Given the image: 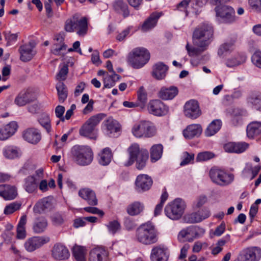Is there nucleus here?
<instances>
[{
    "mask_svg": "<svg viewBox=\"0 0 261 261\" xmlns=\"http://www.w3.org/2000/svg\"><path fill=\"white\" fill-rule=\"evenodd\" d=\"M214 29L212 25L207 22L198 24L192 34V41L194 45L207 49L212 41Z\"/></svg>",
    "mask_w": 261,
    "mask_h": 261,
    "instance_id": "obj_1",
    "label": "nucleus"
},
{
    "mask_svg": "<svg viewBox=\"0 0 261 261\" xmlns=\"http://www.w3.org/2000/svg\"><path fill=\"white\" fill-rule=\"evenodd\" d=\"M127 151L129 159L124 163L125 166H131L136 162V167L137 169L142 170L145 168L149 158L147 150L140 148L139 144L134 143L128 147Z\"/></svg>",
    "mask_w": 261,
    "mask_h": 261,
    "instance_id": "obj_2",
    "label": "nucleus"
},
{
    "mask_svg": "<svg viewBox=\"0 0 261 261\" xmlns=\"http://www.w3.org/2000/svg\"><path fill=\"white\" fill-rule=\"evenodd\" d=\"M136 240L143 245L155 244L158 241V232L155 226L147 222L141 225L135 232Z\"/></svg>",
    "mask_w": 261,
    "mask_h": 261,
    "instance_id": "obj_3",
    "label": "nucleus"
},
{
    "mask_svg": "<svg viewBox=\"0 0 261 261\" xmlns=\"http://www.w3.org/2000/svg\"><path fill=\"white\" fill-rule=\"evenodd\" d=\"M150 55L149 51L144 47L134 48L128 54L127 61L134 68L143 67L149 60Z\"/></svg>",
    "mask_w": 261,
    "mask_h": 261,
    "instance_id": "obj_4",
    "label": "nucleus"
},
{
    "mask_svg": "<svg viewBox=\"0 0 261 261\" xmlns=\"http://www.w3.org/2000/svg\"><path fill=\"white\" fill-rule=\"evenodd\" d=\"M71 154L74 161L79 165H87L93 160V152L88 146L74 145L71 149Z\"/></svg>",
    "mask_w": 261,
    "mask_h": 261,
    "instance_id": "obj_5",
    "label": "nucleus"
},
{
    "mask_svg": "<svg viewBox=\"0 0 261 261\" xmlns=\"http://www.w3.org/2000/svg\"><path fill=\"white\" fill-rule=\"evenodd\" d=\"M103 118V115L102 114H98L91 117L80 128V135L91 139L96 140L97 137L96 127Z\"/></svg>",
    "mask_w": 261,
    "mask_h": 261,
    "instance_id": "obj_6",
    "label": "nucleus"
},
{
    "mask_svg": "<svg viewBox=\"0 0 261 261\" xmlns=\"http://www.w3.org/2000/svg\"><path fill=\"white\" fill-rule=\"evenodd\" d=\"M64 29L66 32H76L79 36H84L88 31L87 19L84 17L78 19L76 16H73L66 21Z\"/></svg>",
    "mask_w": 261,
    "mask_h": 261,
    "instance_id": "obj_7",
    "label": "nucleus"
},
{
    "mask_svg": "<svg viewBox=\"0 0 261 261\" xmlns=\"http://www.w3.org/2000/svg\"><path fill=\"white\" fill-rule=\"evenodd\" d=\"M132 132L137 138H150L155 135L156 128L151 122L143 120L135 124Z\"/></svg>",
    "mask_w": 261,
    "mask_h": 261,
    "instance_id": "obj_8",
    "label": "nucleus"
},
{
    "mask_svg": "<svg viewBox=\"0 0 261 261\" xmlns=\"http://www.w3.org/2000/svg\"><path fill=\"white\" fill-rule=\"evenodd\" d=\"M186 204L180 198H176L165 207L166 216L172 220H177L182 215Z\"/></svg>",
    "mask_w": 261,
    "mask_h": 261,
    "instance_id": "obj_9",
    "label": "nucleus"
},
{
    "mask_svg": "<svg viewBox=\"0 0 261 261\" xmlns=\"http://www.w3.org/2000/svg\"><path fill=\"white\" fill-rule=\"evenodd\" d=\"M216 16L220 17L221 21L226 23H231L235 21L234 9L226 5L218 6L215 8Z\"/></svg>",
    "mask_w": 261,
    "mask_h": 261,
    "instance_id": "obj_10",
    "label": "nucleus"
},
{
    "mask_svg": "<svg viewBox=\"0 0 261 261\" xmlns=\"http://www.w3.org/2000/svg\"><path fill=\"white\" fill-rule=\"evenodd\" d=\"M261 257V249L251 247L243 249L238 256L239 261H258Z\"/></svg>",
    "mask_w": 261,
    "mask_h": 261,
    "instance_id": "obj_11",
    "label": "nucleus"
},
{
    "mask_svg": "<svg viewBox=\"0 0 261 261\" xmlns=\"http://www.w3.org/2000/svg\"><path fill=\"white\" fill-rule=\"evenodd\" d=\"M49 241L50 238L47 236L33 237L25 241L24 246L28 251L33 252Z\"/></svg>",
    "mask_w": 261,
    "mask_h": 261,
    "instance_id": "obj_12",
    "label": "nucleus"
},
{
    "mask_svg": "<svg viewBox=\"0 0 261 261\" xmlns=\"http://www.w3.org/2000/svg\"><path fill=\"white\" fill-rule=\"evenodd\" d=\"M147 108L150 114L157 116H164L169 111L168 107L159 99L150 100L148 104Z\"/></svg>",
    "mask_w": 261,
    "mask_h": 261,
    "instance_id": "obj_13",
    "label": "nucleus"
},
{
    "mask_svg": "<svg viewBox=\"0 0 261 261\" xmlns=\"http://www.w3.org/2000/svg\"><path fill=\"white\" fill-rule=\"evenodd\" d=\"M184 114L187 117L192 119L199 117L201 112L198 101L194 99L187 101L184 106Z\"/></svg>",
    "mask_w": 261,
    "mask_h": 261,
    "instance_id": "obj_14",
    "label": "nucleus"
},
{
    "mask_svg": "<svg viewBox=\"0 0 261 261\" xmlns=\"http://www.w3.org/2000/svg\"><path fill=\"white\" fill-rule=\"evenodd\" d=\"M54 202L55 199L52 196L44 197L35 204L33 212L35 214H41L50 211L54 207Z\"/></svg>",
    "mask_w": 261,
    "mask_h": 261,
    "instance_id": "obj_15",
    "label": "nucleus"
},
{
    "mask_svg": "<svg viewBox=\"0 0 261 261\" xmlns=\"http://www.w3.org/2000/svg\"><path fill=\"white\" fill-rule=\"evenodd\" d=\"M51 255L56 260H63L69 257L70 252L65 245L61 243H56L53 247Z\"/></svg>",
    "mask_w": 261,
    "mask_h": 261,
    "instance_id": "obj_16",
    "label": "nucleus"
},
{
    "mask_svg": "<svg viewBox=\"0 0 261 261\" xmlns=\"http://www.w3.org/2000/svg\"><path fill=\"white\" fill-rule=\"evenodd\" d=\"M209 176L211 179H233L234 177L232 173L217 166H214L210 169Z\"/></svg>",
    "mask_w": 261,
    "mask_h": 261,
    "instance_id": "obj_17",
    "label": "nucleus"
},
{
    "mask_svg": "<svg viewBox=\"0 0 261 261\" xmlns=\"http://www.w3.org/2000/svg\"><path fill=\"white\" fill-rule=\"evenodd\" d=\"M22 137L23 138L29 143L36 144L40 141L41 134L38 129L31 127L23 131Z\"/></svg>",
    "mask_w": 261,
    "mask_h": 261,
    "instance_id": "obj_18",
    "label": "nucleus"
},
{
    "mask_svg": "<svg viewBox=\"0 0 261 261\" xmlns=\"http://www.w3.org/2000/svg\"><path fill=\"white\" fill-rule=\"evenodd\" d=\"M198 228L192 226L181 230L178 234V239L180 240L192 242L194 239L198 237Z\"/></svg>",
    "mask_w": 261,
    "mask_h": 261,
    "instance_id": "obj_19",
    "label": "nucleus"
},
{
    "mask_svg": "<svg viewBox=\"0 0 261 261\" xmlns=\"http://www.w3.org/2000/svg\"><path fill=\"white\" fill-rule=\"evenodd\" d=\"M89 261H109V253L103 248H94L90 252Z\"/></svg>",
    "mask_w": 261,
    "mask_h": 261,
    "instance_id": "obj_20",
    "label": "nucleus"
},
{
    "mask_svg": "<svg viewBox=\"0 0 261 261\" xmlns=\"http://www.w3.org/2000/svg\"><path fill=\"white\" fill-rule=\"evenodd\" d=\"M248 147L249 144L245 142H228L224 146L225 151L237 153L244 152Z\"/></svg>",
    "mask_w": 261,
    "mask_h": 261,
    "instance_id": "obj_21",
    "label": "nucleus"
},
{
    "mask_svg": "<svg viewBox=\"0 0 261 261\" xmlns=\"http://www.w3.org/2000/svg\"><path fill=\"white\" fill-rule=\"evenodd\" d=\"M169 255L167 249L161 246L153 247L150 254L151 261H167Z\"/></svg>",
    "mask_w": 261,
    "mask_h": 261,
    "instance_id": "obj_22",
    "label": "nucleus"
},
{
    "mask_svg": "<svg viewBox=\"0 0 261 261\" xmlns=\"http://www.w3.org/2000/svg\"><path fill=\"white\" fill-rule=\"evenodd\" d=\"M169 67L164 63L160 62L152 66V76L158 80L164 79L166 76Z\"/></svg>",
    "mask_w": 261,
    "mask_h": 261,
    "instance_id": "obj_23",
    "label": "nucleus"
},
{
    "mask_svg": "<svg viewBox=\"0 0 261 261\" xmlns=\"http://www.w3.org/2000/svg\"><path fill=\"white\" fill-rule=\"evenodd\" d=\"M0 196L7 200H13L17 196L16 188L9 185H0Z\"/></svg>",
    "mask_w": 261,
    "mask_h": 261,
    "instance_id": "obj_24",
    "label": "nucleus"
},
{
    "mask_svg": "<svg viewBox=\"0 0 261 261\" xmlns=\"http://www.w3.org/2000/svg\"><path fill=\"white\" fill-rule=\"evenodd\" d=\"M178 93V89L176 86L163 87L160 89L158 96L163 100H171L173 99Z\"/></svg>",
    "mask_w": 261,
    "mask_h": 261,
    "instance_id": "obj_25",
    "label": "nucleus"
},
{
    "mask_svg": "<svg viewBox=\"0 0 261 261\" xmlns=\"http://www.w3.org/2000/svg\"><path fill=\"white\" fill-rule=\"evenodd\" d=\"M79 195L91 205H97L98 200L95 192L89 188H83L79 191Z\"/></svg>",
    "mask_w": 261,
    "mask_h": 261,
    "instance_id": "obj_26",
    "label": "nucleus"
},
{
    "mask_svg": "<svg viewBox=\"0 0 261 261\" xmlns=\"http://www.w3.org/2000/svg\"><path fill=\"white\" fill-rule=\"evenodd\" d=\"M17 124L11 122L0 127V140H5L12 136L17 129Z\"/></svg>",
    "mask_w": 261,
    "mask_h": 261,
    "instance_id": "obj_27",
    "label": "nucleus"
},
{
    "mask_svg": "<svg viewBox=\"0 0 261 261\" xmlns=\"http://www.w3.org/2000/svg\"><path fill=\"white\" fill-rule=\"evenodd\" d=\"M202 131L200 125L193 124L188 125L183 131L184 136L189 139L199 137Z\"/></svg>",
    "mask_w": 261,
    "mask_h": 261,
    "instance_id": "obj_28",
    "label": "nucleus"
},
{
    "mask_svg": "<svg viewBox=\"0 0 261 261\" xmlns=\"http://www.w3.org/2000/svg\"><path fill=\"white\" fill-rule=\"evenodd\" d=\"M106 127V133L110 137H117L120 132V127L117 121L111 119H108L105 123Z\"/></svg>",
    "mask_w": 261,
    "mask_h": 261,
    "instance_id": "obj_29",
    "label": "nucleus"
},
{
    "mask_svg": "<svg viewBox=\"0 0 261 261\" xmlns=\"http://www.w3.org/2000/svg\"><path fill=\"white\" fill-rule=\"evenodd\" d=\"M19 51L20 54V59L23 62L30 61L35 55L33 50V46L30 43L20 46Z\"/></svg>",
    "mask_w": 261,
    "mask_h": 261,
    "instance_id": "obj_30",
    "label": "nucleus"
},
{
    "mask_svg": "<svg viewBox=\"0 0 261 261\" xmlns=\"http://www.w3.org/2000/svg\"><path fill=\"white\" fill-rule=\"evenodd\" d=\"M48 223L46 219L43 217L40 216L35 218L34 220L32 229L34 233H41L43 232L46 229Z\"/></svg>",
    "mask_w": 261,
    "mask_h": 261,
    "instance_id": "obj_31",
    "label": "nucleus"
},
{
    "mask_svg": "<svg viewBox=\"0 0 261 261\" xmlns=\"http://www.w3.org/2000/svg\"><path fill=\"white\" fill-rule=\"evenodd\" d=\"M34 100L31 93L28 91L20 92L16 97L14 103L19 107H22Z\"/></svg>",
    "mask_w": 261,
    "mask_h": 261,
    "instance_id": "obj_32",
    "label": "nucleus"
},
{
    "mask_svg": "<svg viewBox=\"0 0 261 261\" xmlns=\"http://www.w3.org/2000/svg\"><path fill=\"white\" fill-rule=\"evenodd\" d=\"M112 158L111 150L109 147H106L98 153L97 161L100 165L107 166L111 163Z\"/></svg>",
    "mask_w": 261,
    "mask_h": 261,
    "instance_id": "obj_33",
    "label": "nucleus"
},
{
    "mask_svg": "<svg viewBox=\"0 0 261 261\" xmlns=\"http://www.w3.org/2000/svg\"><path fill=\"white\" fill-rule=\"evenodd\" d=\"M260 169L261 166L260 165L253 167L252 164L247 163L242 171V174L244 177L253 179L257 175Z\"/></svg>",
    "mask_w": 261,
    "mask_h": 261,
    "instance_id": "obj_34",
    "label": "nucleus"
},
{
    "mask_svg": "<svg viewBox=\"0 0 261 261\" xmlns=\"http://www.w3.org/2000/svg\"><path fill=\"white\" fill-rule=\"evenodd\" d=\"M247 135L250 138H253L261 134V122L253 121L250 123L246 128Z\"/></svg>",
    "mask_w": 261,
    "mask_h": 261,
    "instance_id": "obj_35",
    "label": "nucleus"
},
{
    "mask_svg": "<svg viewBox=\"0 0 261 261\" xmlns=\"http://www.w3.org/2000/svg\"><path fill=\"white\" fill-rule=\"evenodd\" d=\"M160 16L161 15L159 13L154 12L152 13L143 24L142 29L144 31H146L154 27Z\"/></svg>",
    "mask_w": 261,
    "mask_h": 261,
    "instance_id": "obj_36",
    "label": "nucleus"
},
{
    "mask_svg": "<svg viewBox=\"0 0 261 261\" xmlns=\"http://www.w3.org/2000/svg\"><path fill=\"white\" fill-rule=\"evenodd\" d=\"M163 146L161 144L153 145L150 149V161L154 163L160 160L163 154Z\"/></svg>",
    "mask_w": 261,
    "mask_h": 261,
    "instance_id": "obj_37",
    "label": "nucleus"
},
{
    "mask_svg": "<svg viewBox=\"0 0 261 261\" xmlns=\"http://www.w3.org/2000/svg\"><path fill=\"white\" fill-rule=\"evenodd\" d=\"M205 214L203 216H201L199 211L196 213H193L190 214L186 215L185 216V220L187 223H198L203 220L207 218L208 213L205 212Z\"/></svg>",
    "mask_w": 261,
    "mask_h": 261,
    "instance_id": "obj_38",
    "label": "nucleus"
},
{
    "mask_svg": "<svg viewBox=\"0 0 261 261\" xmlns=\"http://www.w3.org/2000/svg\"><path fill=\"white\" fill-rule=\"evenodd\" d=\"M27 221L26 215L21 217L20 221L17 226L16 237L18 239H23L26 237L25 225Z\"/></svg>",
    "mask_w": 261,
    "mask_h": 261,
    "instance_id": "obj_39",
    "label": "nucleus"
},
{
    "mask_svg": "<svg viewBox=\"0 0 261 261\" xmlns=\"http://www.w3.org/2000/svg\"><path fill=\"white\" fill-rule=\"evenodd\" d=\"M222 122L220 120H213L205 130V135L207 137H211L216 134L220 129Z\"/></svg>",
    "mask_w": 261,
    "mask_h": 261,
    "instance_id": "obj_40",
    "label": "nucleus"
},
{
    "mask_svg": "<svg viewBox=\"0 0 261 261\" xmlns=\"http://www.w3.org/2000/svg\"><path fill=\"white\" fill-rule=\"evenodd\" d=\"M56 89L58 91L59 100L63 103L68 96V90L66 86L62 82L59 81L56 85Z\"/></svg>",
    "mask_w": 261,
    "mask_h": 261,
    "instance_id": "obj_41",
    "label": "nucleus"
},
{
    "mask_svg": "<svg viewBox=\"0 0 261 261\" xmlns=\"http://www.w3.org/2000/svg\"><path fill=\"white\" fill-rule=\"evenodd\" d=\"M142 203L135 201L129 204L127 207V212L130 216H135L139 214L143 210Z\"/></svg>",
    "mask_w": 261,
    "mask_h": 261,
    "instance_id": "obj_42",
    "label": "nucleus"
},
{
    "mask_svg": "<svg viewBox=\"0 0 261 261\" xmlns=\"http://www.w3.org/2000/svg\"><path fill=\"white\" fill-rule=\"evenodd\" d=\"M73 254L77 261H85V249L82 246L75 245L73 247Z\"/></svg>",
    "mask_w": 261,
    "mask_h": 261,
    "instance_id": "obj_43",
    "label": "nucleus"
},
{
    "mask_svg": "<svg viewBox=\"0 0 261 261\" xmlns=\"http://www.w3.org/2000/svg\"><path fill=\"white\" fill-rule=\"evenodd\" d=\"M39 124L46 130L48 133L51 132L50 119L47 114H42L38 120Z\"/></svg>",
    "mask_w": 261,
    "mask_h": 261,
    "instance_id": "obj_44",
    "label": "nucleus"
},
{
    "mask_svg": "<svg viewBox=\"0 0 261 261\" xmlns=\"http://www.w3.org/2000/svg\"><path fill=\"white\" fill-rule=\"evenodd\" d=\"M4 156L9 159H13L18 156V150L14 146H7L3 149Z\"/></svg>",
    "mask_w": 261,
    "mask_h": 261,
    "instance_id": "obj_45",
    "label": "nucleus"
},
{
    "mask_svg": "<svg viewBox=\"0 0 261 261\" xmlns=\"http://www.w3.org/2000/svg\"><path fill=\"white\" fill-rule=\"evenodd\" d=\"M230 240V236L227 235L226 240L220 239L217 241L216 246L212 249V254L216 255L220 253L223 250V247Z\"/></svg>",
    "mask_w": 261,
    "mask_h": 261,
    "instance_id": "obj_46",
    "label": "nucleus"
},
{
    "mask_svg": "<svg viewBox=\"0 0 261 261\" xmlns=\"http://www.w3.org/2000/svg\"><path fill=\"white\" fill-rule=\"evenodd\" d=\"M21 206V203L19 202H13L6 205L4 213L6 215L13 214L15 212L19 210Z\"/></svg>",
    "mask_w": 261,
    "mask_h": 261,
    "instance_id": "obj_47",
    "label": "nucleus"
},
{
    "mask_svg": "<svg viewBox=\"0 0 261 261\" xmlns=\"http://www.w3.org/2000/svg\"><path fill=\"white\" fill-rule=\"evenodd\" d=\"M246 57L243 56H238L237 57L231 59H229L226 62L227 67H232L239 65L245 62Z\"/></svg>",
    "mask_w": 261,
    "mask_h": 261,
    "instance_id": "obj_48",
    "label": "nucleus"
},
{
    "mask_svg": "<svg viewBox=\"0 0 261 261\" xmlns=\"http://www.w3.org/2000/svg\"><path fill=\"white\" fill-rule=\"evenodd\" d=\"M195 155L193 153H189L185 151L182 153L181 156V161L180 163L181 166H184L189 164L194 163Z\"/></svg>",
    "mask_w": 261,
    "mask_h": 261,
    "instance_id": "obj_49",
    "label": "nucleus"
},
{
    "mask_svg": "<svg viewBox=\"0 0 261 261\" xmlns=\"http://www.w3.org/2000/svg\"><path fill=\"white\" fill-rule=\"evenodd\" d=\"M136 189L139 191L149 190L152 185V180H136Z\"/></svg>",
    "mask_w": 261,
    "mask_h": 261,
    "instance_id": "obj_50",
    "label": "nucleus"
},
{
    "mask_svg": "<svg viewBox=\"0 0 261 261\" xmlns=\"http://www.w3.org/2000/svg\"><path fill=\"white\" fill-rule=\"evenodd\" d=\"M118 80L117 76H115L114 74L112 73L111 75H109L107 73L103 78L104 88H110L113 87L115 84V82Z\"/></svg>",
    "mask_w": 261,
    "mask_h": 261,
    "instance_id": "obj_51",
    "label": "nucleus"
},
{
    "mask_svg": "<svg viewBox=\"0 0 261 261\" xmlns=\"http://www.w3.org/2000/svg\"><path fill=\"white\" fill-rule=\"evenodd\" d=\"M251 102L256 107L257 110L261 111V92H255L250 96Z\"/></svg>",
    "mask_w": 261,
    "mask_h": 261,
    "instance_id": "obj_52",
    "label": "nucleus"
},
{
    "mask_svg": "<svg viewBox=\"0 0 261 261\" xmlns=\"http://www.w3.org/2000/svg\"><path fill=\"white\" fill-rule=\"evenodd\" d=\"M236 42V39L231 40L229 42H227L222 44L218 51V54L219 56L222 55L224 53L231 50Z\"/></svg>",
    "mask_w": 261,
    "mask_h": 261,
    "instance_id": "obj_53",
    "label": "nucleus"
},
{
    "mask_svg": "<svg viewBox=\"0 0 261 261\" xmlns=\"http://www.w3.org/2000/svg\"><path fill=\"white\" fill-rule=\"evenodd\" d=\"M115 7L116 9H120L122 12L124 17L129 16V11L128 6L122 1H116L115 3Z\"/></svg>",
    "mask_w": 261,
    "mask_h": 261,
    "instance_id": "obj_54",
    "label": "nucleus"
},
{
    "mask_svg": "<svg viewBox=\"0 0 261 261\" xmlns=\"http://www.w3.org/2000/svg\"><path fill=\"white\" fill-rule=\"evenodd\" d=\"M138 95V105L141 106H144L147 100V94L143 87H141L137 93Z\"/></svg>",
    "mask_w": 261,
    "mask_h": 261,
    "instance_id": "obj_55",
    "label": "nucleus"
},
{
    "mask_svg": "<svg viewBox=\"0 0 261 261\" xmlns=\"http://www.w3.org/2000/svg\"><path fill=\"white\" fill-rule=\"evenodd\" d=\"M215 156L214 153L211 151L199 152L196 158L197 162H203L213 159Z\"/></svg>",
    "mask_w": 261,
    "mask_h": 261,
    "instance_id": "obj_56",
    "label": "nucleus"
},
{
    "mask_svg": "<svg viewBox=\"0 0 261 261\" xmlns=\"http://www.w3.org/2000/svg\"><path fill=\"white\" fill-rule=\"evenodd\" d=\"M54 48L51 50V53L55 55H61L64 54L66 50L67 45L65 43L58 44L55 43Z\"/></svg>",
    "mask_w": 261,
    "mask_h": 261,
    "instance_id": "obj_57",
    "label": "nucleus"
},
{
    "mask_svg": "<svg viewBox=\"0 0 261 261\" xmlns=\"http://www.w3.org/2000/svg\"><path fill=\"white\" fill-rule=\"evenodd\" d=\"M109 231L114 234L120 229L121 226L119 222L116 220L110 221L107 225Z\"/></svg>",
    "mask_w": 261,
    "mask_h": 261,
    "instance_id": "obj_58",
    "label": "nucleus"
},
{
    "mask_svg": "<svg viewBox=\"0 0 261 261\" xmlns=\"http://www.w3.org/2000/svg\"><path fill=\"white\" fill-rule=\"evenodd\" d=\"M186 48L190 56H198L206 50L200 47H190L188 43L186 46Z\"/></svg>",
    "mask_w": 261,
    "mask_h": 261,
    "instance_id": "obj_59",
    "label": "nucleus"
},
{
    "mask_svg": "<svg viewBox=\"0 0 261 261\" xmlns=\"http://www.w3.org/2000/svg\"><path fill=\"white\" fill-rule=\"evenodd\" d=\"M38 185L36 180H27L24 185L25 189L28 193H32L37 190Z\"/></svg>",
    "mask_w": 261,
    "mask_h": 261,
    "instance_id": "obj_60",
    "label": "nucleus"
},
{
    "mask_svg": "<svg viewBox=\"0 0 261 261\" xmlns=\"http://www.w3.org/2000/svg\"><path fill=\"white\" fill-rule=\"evenodd\" d=\"M68 72V68L67 65H64L59 70L56 76V79L59 81H64L66 79L67 74Z\"/></svg>",
    "mask_w": 261,
    "mask_h": 261,
    "instance_id": "obj_61",
    "label": "nucleus"
},
{
    "mask_svg": "<svg viewBox=\"0 0 261 261\" xmlns=\"http://www.w3.org/2000/svg\"><path fill=\"white\" fill-rule=\"evenodd\" d=\"M5 40L7 41V45H10L11 43L16 41L18 38V34H12L10 32H4Z\"/></svg>",
    "mask_w": 261,
    "mask_h": 261,
    "instance_id": "obj_62",
    "label": "nucleus"
},
{
    "mask_svg": "<svg viewBox=\"0 0 261 261\" xmlns=\"http://www.w3.org/2000/svg\"><path fill=\"white\" fill-rule=\"evenodd\" d=\"M252 62L257 67L261 68V51H255L252 56Z\"/></svg>",
    "mask_w": 261,
    "mask_h": 261,
    "instance_id": "obj_63",
    "label": "nucleus"
},
{
    "mask_svg": "<svg viewBox=\"0 0 261 261\" xmlns=\"http://www.w3.org/2000/svg\"><path fill=\"white\" fill-rule=\"evenodd\" d=\"M249 4L254 11L261 12V0H249Z\"/></svg>",
    "mask_w": 261,
    "mask_h": 261,
    "instance_id": "obj_64",
    "label": "nucleus"
}]
</instances>
